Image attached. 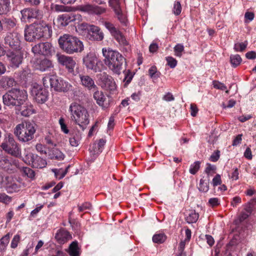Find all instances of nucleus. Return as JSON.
Listing matches in <instances>:
<instances>
[{
    "mask_svg": "<svg viewBox=\"0 0 256 256\" xmlns=\"http://www.w3.org/2000/svg\"><path fill=\"white\" fill-rule=\"evenodd\" d=\"M52 27L44 22H34L24 30V38L28 42H33L41 38L48 40L52 36Z\"/></svg>",
    "mask_w": 256,
    "mask_h": 256,
    "instance_id": "1",
    "label": "nucleus"
},
{
    "mask_svg": "<svg viewBox=\"0 0 256 256\" xmlns=\"http://www.w3.org/2000/svg\"><path fill=\"white\" fill-rule=\"evenodd\" d=\"M102 52L106 65L114 73L120 74L126 64L124 58L118 52L110 48H103Z\"/></svg>",
    "mask_w": 256,
    "mask_h": 256,
    "instance_id": "2",
    "label": "nucleus"
},
{
    "mask_svg": "<svg viewBox=\"0 0 256 256\" xmlns=\"http://www.w3.org/2000/svg\"><path fill=\"white\" fill-rule=\"evenodd\" d=\"M28 98L26 92L24 90L13 88L2 96L3 103L5 106H14L19 109L24 105Z\"/></svg>",
    "mask_w": 256,
    "mask_h": 256,
    "instance_id": "3",
    "label": "nucleus"
},
{
    "mask_svg": "<svg viewBox=\"0 0 256 256\" xmlns=\"http://www.w3.org/2000/svg\"><path fill=\"white\" fill-rule=\"evenodd\" d=\"M60 48L69 54L81 52L84 50L82 42L76 36L68 34H64L58 38Z\"/></svg>",
    "mask_w": 256,
    "mask_h": 256,
    "instance_id": "4",
    "label": "nucleus"
},
{
    "mask_svg": "<svg viewBox=\"0 0 256 256\" xmlns=\"http://www.w3.org/2000/svg\"><path fill=\"white\" fill-rule=\"evenodd\" d=\"M36 128V125L34 122H26L16 126L14 134L20 141L28 142L34 138Z\"/></svg>",
    "mask_w": 256,
    "mask_h": 256,
    "instance_id": "5",
    "label": "nucleus"
},
{
    "mask_svg": "<svg viewBox=\"0 0 256 256\" xmlns=\"http://www.w3.org/2000/svg\"><path fill=\"white\" fill-rule=\"evenodd\" d=\"M69 110L72 120L84 130L90 122L89 115L86 110L76 103H72L70 104Z\"/></svg>",
    "mask_w": 256,
    "mask_h": 256,
    "instance_id": "6",
    "label": "nucleus"
},
{
    "mask_svg": "<svg viewBox=\"0 0 256 256\" xmlns=\"http://www.w3.org/2000/svg\"><path fill=\"white\" fill-rule=\"evenodd\" d=\"M1 148L6 153L16 158L21 157V150L14 138L8 135L5 142L1 144Z\"/></svg>",
    "mask_w": 256,
    "mask_h": 256,
    "instance_id": "7",
    "label": "nucleus"
},
{
    "mask_svg": "<svg viewBox=\"0 0 256 256\" xmlns=\"http://www.w3.org/2000/svg\"><path fill=\"white\" fill-rule=\"evenodd\" d=\"M20 34L16 31L7 32L4 38L5 46L13 50H20L21 48Z\"/></svg>",
    "mask_w": 256,
    "mask_h": 256,
    "instance_id": "8",
    "label": "nucleus"
},
{
    "mask_svg": "<svg viewBox=\"0 0 256 256\" xmlns=\"http://www.w3.org/2000/svg\"><path fill=\"white\" fill-rule=\"evenodd\" d=\"M24 160L26 163L34 168H42L47 165V162L45 159L32 152L25 154Z\"/></svg>",
    "mask_w": 256,
    "mask_h": 256,
    "instance_id": "9",
    "label": "nucleus"
},
{
    "mask_svg": "<svg viewBox=\"0 0 256 256\" xmlns=\"http://www.w3.org/2000/svg\"><path fill=\"white\" fill-rule=\"evenodd\" d=\"M6 56L10 62L11 67L18 68L22 63L24 58V52L22 48L8 50L6 53Z\"/></svg>",
    "mask_w": 256,
    "mask_h": 256,
    "instance_id": "10",
    "label": "nucleus"
},
{
    "mask_svg": "<svg viewBox=\"0 0 256 256\" xmlns=\"http://www.w3.org/2000/svg\"><path fill=\"white\" fill-rule=\"evenodd\" d=\"M31 94L36 102L42 104L47 100L48 92L40 86L34 84L31 90Z\"/></svg>",
    "mask_w": 256,
    "mask_h": 256,
    "instance_id": "11",
    "label": "nucleus"
},
{
    "mask_svg": "<svg viewBox=\"0 0 256 256\" xmlns=\"http://www.w3.org/2000/svg\"><path fill=\"white\" fill-rule=\"evenodd\" d=\"M32 50L35 54L49 56L54 52V48L50 43L45 42L36 44L32 48Z\"/></svg>",
    "mask_w": 256,
    "mask_h": 256,
    "instance_id": "12",
    "label": "nucleus"
},
{
    "mask_svg": "<svg viewBox=\"0 0 256 256\" xmlns=\"http://www.w3.org/2000/svg\"><path fill=\"white\" fill-rule=\"evenodd\" d=\"M56 57L58 63L64 66L69 72H74L76 62L72 57L60 54H57Z\"/></svg>",
    "mask_w": 256,
    "mask_h": 256,
    "instance_id": "13",
    "label": "nucleus"
},
{
    "mask_svg": "<svg viewBox=\"0 0 256 256\" xmlns=\"http://www.w3.org/2000/svg\"><path fill=\"white\" fill-rule=\"evenodd\" d=\"M1 184L8 193L18 192L20 188V184L12 176H6L3 178Z\"/></svg>",
    "mask_w": 256,
    "mask_h": 256,
    "instance_id": "14",
    "label": "nucleus"
},
{
    "mask_svg": "<svg viewBox=\"0 0 256 256\" xmlns=\"http://www.w3.org/2000/svg\"><path fill=\"white\" fill-rule=\"evenodd\" d=\"M83 64L88 69L98 72L100 71V69L98 66V62L96 56L92 53H88L83 58Z\"/></svg>",
    "mask_w": 256,
    "mask_h": 256,
    "instance_id": "15",
    "label": "nucleus"
},
{
    "mask_svg": "<svg viewBox=\"0 0 256 256\" xmlns=\"http://www.w3.org/2000/svg\"><path fill=\"white\" fill-rule=\"evenodd\" d=\"M82 19V16L79 14H64L60 15L57 18L58 24L61 26H67L70 22Z\"/></svg>",
    "mask_w": 256,
    "mask_h": 256,
    "instance_id": "16",
    "label": "nucleus"
},
{
    "mask_svg": "<svg viewBox=\"0 0 256 256\" xmlns=\"http://www.w3.org/2000/svg\"><path fill=\"white\" fill-rule=\"evenodd\" d=\"M78 10L90 14H100L106 12V8L96 5L86 4L80 6Z\"/></svg>",
    "mask_w": 256,
    "mask_h": 256,
    "instance_id": "17",
    "label": "nucleus"
},
{
    "mask_svg": "<svg viewBox=\"0 0 256 256\" xmlns=\"http://www.w3.org/2000/svg\"><path fill=\"white\" fill-rule=\"evenodd\" d=\"M21 14L24 20L32 18L40 20L43 16L42 12L36 8H25L21 11Z\"/></svg>",
    "mask_w": 256,
    "mask_h": 256,
    "instance_id": "18",
    "label": "nucleus"
},
{
    "mask_svg": "<svg viewBox=\"0 0 256 256\" xmlns=\"http://www.w3.org/2000/svg\"><path fill=\"white\" fill-rule=\"evenodd\" d=\"M53 86L52 88L56 91L66 92L72 87V86L68 82L59 78L56 76V78L53 80Z\"/></svg>",
    "mask_w": 256,
    "mask_h": 256,
    "instance_id": "19",
    "label": "nucleus"
},
{
    "mask_svg": "<svg viewBox=\"0 0 256 256\" xmlns=\"http://www.w3.org/2000/svg\"><path fill=\"white\" fill-rule=\"evenodd\" d=\"M94 93V98L96 103L102 108L105 109L109 106V100L106 101V98L102 91L95 90Z\"/></svg>",
    "mask_w": 256,
    "mask_h": 256,
    "instance_id": "20",
    "label": "nucleus"
},
{
    "mask_svg": "<svg viewBox=\"0 0 256 256\" xmlns=\"http://www.w3.org/2000/svg\"><path fill=\"white\" fill-rule=\"evenodd\" d=\"M88 34L90 36V39L94 40H102L104 38V33L100 30L99 27L91 25Z\"/></svg>",
    "mask_w": 256,
    "mask_h": 256,
    "instance_id": "21",
    "label": "nucleus"
},
{
    "mask_svg": "<svg viewBox=\"0 0 256 256\" xmlns=\"http://www.w3.org/2000/svg\"><path fill=\"white\" fill-rule=\"evenodd\" d=\"M112 36L115 38V40L120 44L124 46V50L126 52H128L130 50V46L128 44V42L126 40V38L122 34V33L118 30Z\"/></svg>",
    "mask_w": 256,
    "mask_h": 256,
    "instance_id": "22",
    "label": "nucleus"
},
{
    "mask_svg": "<svg viewBox=\"0 0 256 256\" xmlns=\"http://www.w3.org/2000/svg\"><path fill=\"white\" fill-rule=\"evenodd\" d=\"M82 84L88 90H96L98 88L92 78L87 75L80 74Z\"/></svg>",
    "mask_w": 256,
    "mask_h": 256,
    "instance_id": "23",
    "label": "nucleus"
},
{
    "mask_svg": "<svg viewBox=\"0 0 256 256\" xmlns=\"http://www.w3.org/2000/svg\"><path fill=\"white\" fill-rule=\"evenodd\" d=\"M55 238L59 244H62L70 240L72 237L68 231L64 230H60L56 234Z\"/></svg>",
    "mask_w": 256,
    "mask_h": 256,
    "instance_id": "24",
    "label": "nucleus"
},
{
    "mask_svg": "<svg viewBox=\"0 0 256 256\" xmlns=\"http://www.w3.org/2000/svg\"><path fill=\"white\" fill-rule=\"evenodd\" d=\"M16 83L14 79L11 76H3L0 80V86L4 89H8L14 86Z\"/></svg>",
    "mask_w": 256,
    "mask_h": 256,
    "instance_id": "25",
    "label": "nucleus"
},
{
    "mask_svg": "<svg viewBox=\"0 0 256 256\" xmlns=\"http://www.w3.org/2000/svg\"><path fill=\"white\" fill-rule=\"evenodd\" d=\"M52 67L53 65L52 62L46 58H44L40 62L37 69L42 72H44Z\"/></svg>",
    "mask_w": 256,
    "mask_h": 256,
    "instance_id": "26",
    "label": "nucleus"
},
{
    "mask_svg": "<svg viewBox=\"0 0 256 256\" xmlns=\"http://www.w3.org/2000/svg\"><path fill=\"white\" fill-rule=\"evenodd\" d=\"M16 110L17 114H20L22 116H28L32 114L31 107H28L26 103H24V105L22 106V107L19 109L16 108Z\"/></svg>",
    "mask_w": 256,
    "mask_h": 256,
    "instance_id": "27",
    "label": "nucleus"
},
{
    "mask_svg": "<svg viewBox=\"0 0 256 256\" xmlns=\"http://www.w3.org/2000/svg\"><path fill=\"white\" fill-rule=\"evenodd\" d=\"M68 254L70 256H79L80 254L78 242L76 241L72 242L69 246Z\"/></svg>",
    "mask_w": 256,
    "mask_h": 256,
    "instance_id": "28",
    "label": "nucleus"
},
{
    "mask_svg": "<svg viewBox=\"0 0 256 256\" xmlns=\"http://www.w3.org/2000/svg\"><path fill=\"white\" fill-rule=\"evenodd\" d=\"M10 10V0H0V14H6Z\"/></svg>",
    "mask_w": 256,
    "mask_h": 256,
    "instance_id": "29",
    "label": "nucleus"
},
{
    "mask_svg": "<svg viewBox=\"0 0 256 256\" xmlns=\"http://www.w3.org/2000/svg\"><path fill=\"white\" fill-rule=\"evenodd\" d=\"M64 154L58 148L54 149L52 152V154H50V158L52 160L55 159L58 160H62L64 159Z\"/></svg>",
    "mask_w": 256,
    "mask_h": 256,
    "instance_id": "30",
    "label": "nucleus"
},
{
    "mask_svg": "<svg viewBox=\"0 0 256 256\" xmlns=\"http://www.w3.org/2000/svg\"><path fill=\"white\" fill-rule=\"evenodd\" d=\"M20 172L23 176H26L31 180H34L35 178L36 173L34 171L28 167H22Z\"/></svg>",
    "mask_w": 256,
    "mask_h": 256,
    "instance_id": "31",
    "label": "nucleus"
},
{
    "mask_svg": "<svg viewBox=\"0 0 256 256\" xmlns=\"http://www.w3.org/2000/svg\"><path fill=\"white\" fill-rule=\"evenodd\" d=\"M10 239V234L8 233L0 240V252L4 250Z\"/></svg>",
    "mask_w": 256,
    "mask_h": 256,
    "instance_id": "32",
    "label": "nucleus"
},
{
    "mask_svg": "<svg viewBox=\"0 0 256 256\" xmlns=\"http://www.w3.org/2000/svg\"><path fill=\"white\" fill-rule=\"evenodd\" d=\"M199 218V214L194 210L190 212L188 215L186 217V220L189 224L196 222Z\"/></svg>",
    "mask_w": 256,
    "mask_h": 256,
    "instance_id": "33",
    "label": "nucleus"
},
{
    "mask_svg": "<svg viewBox=\"0 0 256 256\" xmlns=\"http://www.w3.org/2000/svg\"><path fill=\"white\" fill-rule=\"evenodd\" d=\"M12 166V162L10 160H8L6 156H2L0 160V167L2 168L8 170L10 169Z\"/></svg>",
    "mask_w": 256,
    "mask_h": 256,
    "instance_id": "34",
    "label": "nucleus"
},
{
    "mask_svg": "<svg viewBox=\"0 0 256 256\" xmlns=\"http://www.w3.org/2000/svg\"><path fill=\"white\" fill-rule=\"evenodd\" d=\"M200 191L204 192H207L209 190V179L204 180L201 179L200 182L198 186Z\"/></svg>",
    "mask_w": 256,
    "mask_h": 256,
    "instance_id": "35",
    "label": "nucleus"
},
{
    "mask_svg": "<svg viewBox=\"0 0 256 256\" xmlns=\"http://www.w3.org/2000/svg\"><path fill=\"white\" fill-rule=\"evenodd\" d=\"M166 239V236L164 233L155 234L152 237V241L157 244H162L165 242Z\"/></svg>",
    "mask_w": 256,
    "mask_h": 256,
    "instance_id": "36",
    "label": "nucleus"
},
{
    "mask_svg": "<svg viewBox=\"0 0 256 256\" xmlns=\"http://www.w3.org/2000/svg\"><path fill=\"white\" fill-rule=\"evenodd\" d=\"M91 25L86 23H82L78 26L77 30L82 34L88 32Z\"/></svg>",
    "mask_w": 256,
    "mask_h": 256,
    "instance_id": "37",
    "label": "nucleus"
},
{
    "mask_svg": "<svg viewBox=\"0 0 256 256\" xmlns=\"http://www.w3.org/2000/svg\"><path fill=\"white\" fill-rule=\"evenodd\" d=\"M56 78V76L52 75L50 76H46L43 78L42 82L44 86L45 87L48 88L50 86L51 88L53 86V80Z\"/></svg>",
    "mask_w": 256,
    "mask_h": 256,
    "instance_id": "38",
    "label": "nucleus"
},
{
    "mask_svg": "<svg viewBox=\"0 0 256 256\" xmlns=\"http://www.w3.org/2000/svg\"><path fill=\"white\" fill-rule=\"evenodd\" d=\"M106 144V140L104 139H100L97 144H94V154H98L102 152V148Z\"/></svg>",
    "mask_w": 256,
    "mask_h": 256,
    "instance_id": "39",
    "label": "nucleus"
},
{
    "mask_svg": "<svg viewBox=\"0 0 256 256\" xmlns=\"http://www.w3.org/2000/svg\"><path fill=\"white\" fill-rule=\"evenodd\" d=\"M174 56L180 58L184 52V46L182 44H178L174 48Z\"/></svg>",
    "mask_w": 256,
    "mask_h": 256,
    "instance_id": "40",
    "label": "nucleus"
},
{
    "mask_svg": "<svg viewBox=\"0 0 256 256\" xmlns=\"http://www.w3.org/2000/svg\"><path fill=\"white\" fill-rule=\"evenodd\" d=\"M109 5L114 10L115 13H118L119 10H122L118 0H109Z\"/></svg>",
    "mask_w": 256,
    "mask_h": 256,
    "instance_id": "41",
    "label": "nucleus"
},
{
    "mask_svg": "<svg viewBox=\"0 0 256 256\" xmlns=\"http://www.w3.org/2000/svg\"><path fill=\"white\" fill-rule=\"evenodd\" d=\"M230 60L232 66L234 68L238 66L242 62V58L238 54L232 55Z\"/></svg>",
    "mask_w": 256,
    "mask_h": 256,
    "instance_id": "42",
    "label": "nucleus"
},
{
    "mask_svg": "<svg viewBox=\"0 0 256 256\" xmlns=\"http://www.w3.org/2000/svg\"><path fill=\"white\" fill-rule=\"evenodd\" d=\"M103 86L110 91H113L116 88V85L112 78H110V80L103 85Z\"/></svg>",
    "mask_w": 256,
    "mask_h": 256,
    "instance_id": "43",
    "label": "nucleus"
},
{
    "mask_svg": "<svg viewBox=\"0 0 256 256\" xmlns=\"http://www.w3.org/2000/svg\"><path fill=\"white\" fill-rule=\"evenodd\" d=\"M104 25L106 28V29L108 30L110 32L112 36L116 32H117L118 30L117 29L114 24L108 22H103Z\"/></svg>",
    "mask_w": 256,
    "mask_h": 256,
    "instance_id": "44",
    "label": "nucleus"
},
{
    "mask_svg": "<svg viewBox=\"0 0 256 256\" xmlns=\"http://www.w3.org/2000/svg\"><path fill=\"white\" fill-rule=\"evenodd\" d=\"M248 45V42L246 41L244 42L236 43L234 46V50L236 52H242L244 51Z\"/></svg>",
    "mask_w": 256,
    "mask_h": 256,
    "instance_id": "45",
    "label": "nucleus"
},
{
    "mask_svg": "<svg viewBox=\"0 0 256 256\" xmlns=\"http://www.w3.org/2000/svg\"><path fill=\"white\" fill-rule=\"evenodd\" d=\"M200 168V162L199 161H196L194 162L193 164L190 165V172L191 174H194L196 173V172Z\"/></svg>",
    "mask_w": 256,
    "mask_h": 256,
    "instance_id": "46",
    "label": "nucleus"
},
{
    "mask_svg": "<svg viewBox=\"0 0 256 256\" xmlns=\"http://www.w3.org/2000/svg\"><path fill=\"white\" fill-rule=\"evenodd\" d=\"M115 14H116V17L120 22L124 26H126L127 23V20L126 16L122 12V10H119L118 13H115Z\"/></svg>",
    "mask_w": 256,
    "mask_h": 256,
    "instance_id": "47",
    "label": "nucleus"
},
{
    "mask_svg": "<svg viewBox=\"0 0 256 256\" xmlns=\"http://www.w3.org/2000/svg\"><path fill=\"white\" fill-rule=\"evenodd\" d=\"M5 26L8 30L14 28L16 25V21L10 18H5L4 20Z\"/></svg>",
    "mask_w": 256,
    "mask_h": 256,
    "instance_id": "48",
    "label": "nucleus"
},
{
    "mask_svg": "<svg viewBox=\"0 0 256 256\" xmlns=\"http://www.w3.org/2000/svg\"><path fill=\"white\" fill-rule=\"evenodd\" d=\"M20 236L19 234L15 235L12 240L10 247L12 248H16L18 246V244L20 242Z\"/></svg>",
    "mask_w": 256,
    "mask_h": 256,
    "instance_id": "49",
    "label": "nucleus"
},
{
    "mask_svg": "<svg viewBox=\"0 0 256 256\" xmlns=\"http://www.w3.org/2000/svg\"><path fill=\"white\" fill-rule=\"evenodd\" d=\"M80 139V136L76 135L73 137L70 138V143L72 146H77L79 144V142Z\"/></svg>",
    "mask_w": 256,
    "mask_h": 256,
    "instance_id": "50",
    "label": "nucleus"
},
{
    "mask_svg": "<svg viewBox=\"0 0 256 256\" xmlns=\"http://www.w3.org/2000/svg\"><path fill=\"white\" fill-rule=\"evenodd\" d=\"M12 201V198L4 193L0 194V202L6 204H9Z\"/></svg>",
    "mask_w": 256,
    "mask_h": 256,
    "instance_id": "51",
    "label": "nucleus"
},
{
    "mask_svg": "<svg viewBox=\"0 0 256 256\" xmlns=\"http://www.w3.org/2000/svg\"><path fill=\"white\" fill-rule=\"evenodd\" d=\"M166 59L170 68H173L177 65V60L172 56L166 57Z\"/></svg>",
    "mask_w": 256,
    "mask_h": 256,
    "instance_id": "52",
    "label": "nucleus"
},
{
    "mask_svg": "<svg viewBox=\"0 0 256 256\" xmlns=\"http://www.w3.org/2000/svg\"><path fill=\"white\" fill-rule=\"evenodd\" d=\"M182 11V7L180 2H176L174 4L173 12L176 16L179 15Z\"/></svg>",
    "mask_w": 256,
    "mask_h": 256,
    "instance_id": "53",
    "label": "nucleus"
},
{
    "mask_svg": "<svg viewBox=\"0 0 256 256\" xmlns=\"http://www.w3.org/2000/svg\"><path fill=\"white\" fill-rule=\"evenodd\" d=\"M112 77L109 75H108L106 72H103L102 74H99V78L100 79L101 82H102V84L104 85L106 84L108 80H110V78Z\"/></svg>",
    "mask_w": 256,
    "mask_h": 256,
    "instance_id": "54",
    "label": "nucleus"
},
{
    "mask_svg": "<svg viewBox=\"0 0 256 256\" xmlns=\"http://www.w3.org/2000/svg\"><path fill=\"white\" fill-rule=\"evenodd\" d=\"M208 204L210 206L215 207L220 204V202L218 198H213L209 199Z\"/></svg>",
    "mask_w": 256,
    "mask_h": 256,
    "instance_id": "55",
    "label": "nucleus"
},
{
    "mask_svg": "<svg viewBox=\"0 0 256 256\" xmlns=\"http://www.w3.org/2000/svg\"><path fill=\"white\" fill-rule=\"evenodd\" d=\"M213 86L215 88L224 90L226 89V86L222 83L218 81H213Z\"/></svg>",
    "mask_w": 256,
    "mask_h": 256,
    "instance_id": "56",
    "label": "nucleus"
},
{
    "mask_svg": "<svg viewBox=\"0 0 256 256\" xmlns=\"http://www.w3.org/2000/svg\"><path fill=\"white\" fill-rule=\"evenodd\" d=\"M59 124L62 130L65 134H68L69 130L68 128L66 125L65 124L64 120L63 118H60L59 120Z\"/></svg>",
    "mask_w": 256,
    "mask_h": 256,
    "instance_id": "57",
    "label": "nucleus"
},
{
    "mask_svg": "<svg viewBox=\"0 0 256 256\" xmlns=\"http://www.w3.org/2000/svg\"><path fill=\"white\" fill-rule=\"evenodd\" d=\"M148 72L150 76L152 78H156L158 77V74H156L157 70L155 66H152L148 70Z\"/></svg>",
    "mask_w": 256,
    "mask_h": 256,
    "instance_id": "58",
    "label": "nucleus"
},
{
    "mask_svg": "<svg viewBox=\"0 0 256 256\" xmlns=\"http://www.w3.org/2000/svg\"><path fill=\"white\" fill-rule=\"evenodd\" d=\"M36 150L41 154H46V147L41 144H38L36 146Z\"/></svg>",
    "mask_w": 256,
    "mask_h": 256,
    "instance_id": "59",
    "label": "nucleus"
},
{
    "mask_svg": "<svg viewBox=\"0 0 256 256\" xmlns=\"http://www.w3.org/2000/svg\"><path fill=\"white\" fill-rule=\"evenodd\" d=\"M222 182L220 174H217L212 179V184L214 186L220 184Z\"/></svg>",
    "mask_w": 256,
    "mask_h": 256,
    "instance_id": "60",
    "label": "nucleus"
},
{
    "mask_svg": "<svg viewBox=\"0 0 256 256\" xmlns=\"http://www.w3.org/2000/svg\"><path fill=\"white\" fill-rule=\"evenodd\" d=\"M220 152L219 150L214 152L210 156V160L213 162H216L220 158Z\"/></svg>",
    "mask_w": 256,
    "mask_h": 256,
    "instance_id": "61",
    "label": "nucleus"
},
{
    "mask_svg": "<svg viewBox=\"0 0 256 256\" xmlns=\"http://www.w3.org/2000/svg\"><path fill=\"white\" fill-rule=\"evenodd\" d=\"M91 206V204L90 203L86 202L82 204V206H78V209L79 212H82L84 210H88L90 208Z\"/></svg>",
    "mask_w": 256,
    "mask_h": 256,
    "instance_id": "62",
    "label": "nucleus"
},
{
    "mask_svg": "<svg viewBox=\"0 0 256 256\" xmlns=\"http://www.w3.org/2000/svg\"><path fill=\"white\" fill-rule=\"evenodd\" d=\"M246 56L248 59L254 60L256 58V52L254 51H250L246 54Z\"/></svg>",
    "mask_w": 256,
    "mask_h": 256,
    "instance_id": "63",
    "label": "nucleus"
},
{
    "mask_svg": "<svg viewBox=\"0 0 256 256\" xmlns=\"http://www.w3.org/2000/svg\"><path fill=\"white\" fill-rule=\"evenodd\" d=\"M244 156L246 158H248V160H252V151L250 148H246V150L244 152Z\"/></svg>",
    "mask_w": 256,
    "mask_h": 256,
    "instance_id": "64",
    "label": "nucleus"
}]
</instances>
